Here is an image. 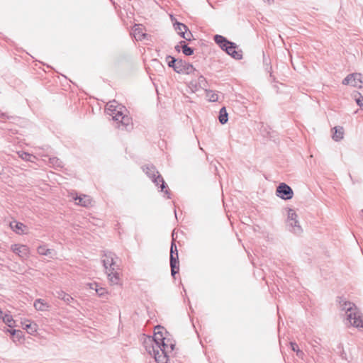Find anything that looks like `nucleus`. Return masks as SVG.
Wrapping results in <instances>:
<instances>
[{"instance_id": "13", "label": "nucleus", "mask_w": 363, "mask_h": 363, "mask_svg": "<svg viewBox=\"0 0 363 363\" xmlns=\"http://www.w3.org/2000/svg\"><path fill=\"white\" fill-rule=\"evenodd\" d=\"M289 230L296 235H300L302 233V228L299 225L298 218L293 221H286Z\"/></svg>"}, {"instance_id": "19", "label": "nucleus", "mask_w": 363, "mask_h": 363, "mask_svg": "<svg viewBox=\"0 0 363 363\" xmlns=\"http://www.w3.org/2000/svg\"><path fill=\"white\" fill-rule=\"evenodd\" d=\"M56 296L64 301L66 303L70 304L72 301H74V298L68 294L65 293L63 291H57L56 292Z\"/></svg>"}, {"instance_id": "30", "label": "nucleus", "mask_w": 363, "mask_h": 363, "mask_svg": "<svg viewBox=\"0 0 363 363\" xmlns=\"http://www.w3.org/2000/svg\"><path fill=\"white\" fill-rule=\"evenodd\" d=\"M206 84V79L203 76H199L198 78V82L195 84L196 90L198 89V86L199 88H203Z\"/></svg>"}, {"instance_id": "3", "label": "nucleus", "mask_w": 363, "mask_h": 363, "mask_svg": "<svg viewBox=\"0 0 363 363\" xmlns=\"http://www.w3.org/2000/svg\"><path fill=\"white\" fill-rule=\"evenodd\" d=\"M340 304L342 310L345 311L350 324L356 328H363V318L355 304L344 300H341Z\"/></svg>"}, {"instance_id": "34", "label": "nucleus", "mask_w": 363, "mask_h": 363, "mask_svg": "<svg viewBox=\"0 0 363 363\" xmlns=\"http://www.w3.org/2000/svg\"><path fill=\"white\" fill-rule=\"evenodd\" d=\"M19 156L23 160H26V161H30L31 157H33V156L32 155H30L25 152H22L19 153Z\"/></svg>"}, {"instance_id": "46", "label": "nucleus", "mask_w": 363, "mask_h": 363, "mask_svg": "<svg viewBox=\"0 0 363 363\" xmlns=\"http://www.w3.org/2000/svg\"><path fill=\"white\" fill-rule=\"evenodd\" d=\"M174 214H175V216L177 217V212H176V211H174Z\"/></svg>"}, {"instance_id": "32", "label": "nucleus", "mask_w": 363, "mask_h": 363, "mask_svg": "<svg viewBox=\"0 0 363 363\" xmlns=\"http://www.w3.org/2000/svg\"><path fill=\"white\" fill-rule=\"evenodd\" d=\"M206 96L208 97L210 101L216 102L218 101V94L214 93L213 91H207Z\"/></svg>"}, {"instance_id": "12", "label": "nucleus", "mask_w": 363, "mask_h": 363, "mask_svg": "<svg viewBox=\"0 0 363 363\" xmlns=\"http://www.w3.org/2000/svg\"><path fill=\"white\" fill-rule=\"evenodd\" d=\"M226 53L235 60H241L242 58V51L238 49V45L235 43H233V45H230Z\"/></svg>"}, {"instance_id": "41", "label": "nucleus", "mask_w": 363, "mask_h": 363, "mask_svg": "<svg viewBox=\"0 0 363 363\" xmlns=\"http://www.w3.org/2000/svg\"><path fill=\"white\" fill-rule=\"evenodd\" d=\"M182 48L181 45H177L175 46V50L177 51V52H179L180 51V48Z\"/></svg>"}, {"instance_id": "6", "label": "nucleus", "mask_w": 363, "mask_h": 363, "mask_svg": "<svg viewBox=\"0 0 363 363\" xmlns=\"http://www.w3.org/2000/svg\"><path fill=\"white\" fill-rule=\"evenodd\" d=\"M342 84L360 89L363 86V75L357 72L350 74L342 80Z\"/></svg>"}, {"instance_id": "42", "label": "nucleus", "mask_w": 363, "mask_h": 363, "mask_svg": "<svg viewBox=\"0 0 363 363\" xmlns=\"http://www.w3.org/2000/svg\"><path fill=\"white\" fill-rule=\"evenodd\" d=\"M160 330V334H164V333H167V331L164 330V328H163V330Z\"/></svg>"}, {"instance_id": "28", "label": "nucleus", "mask_w": 363, "mask_h": 363, "mask_svg": "<svg viewBox=\"0 0 363 363\" xmlns=\"http://www.w3.org/2000/svg\"><path fill=\"white\" fill-rule=\"evenodd\" d=\"M194 71H196V69H194L193 65L185 62L184 65L183 72H182V74H189Z\"/></svg>"}, {"instance_id": "47", "label": "nucleus", "mask_w": 363, "mask_h": 363, "mask_svg": "<svg viewBox=\"0 0 363 363\" xmlns=\"http://www.w3.org/2000/svg\"><path fill=\"white\" fill-rule=\"evenodd\" d=\"M362 212H363V209H362Z\"/></svg>"}, {"instance_id": "23", "label": "nucleus", "mask_w": 363, "mask_h": 363, "mask_svg": "<svg viewBox=\"0 0 363 363\" xmlns=\"http://www.w3.org/2000/svg\"><path fill=\"white\" fill-rule=\"evenodd\" d=\"M179 44L182 46V52L186 55L190 56L194 54V49L192 48L189 47L186 42L184 40H182L179 42Z\"/></svg>"}, {"instance_id": "40", "label": "nucleus", "mask_w": 363, "mask_h": 363, "mask_svg": "<svg viewBox=\"0 0 363 363\" xmlns=\"http://www.w3.org/2000/svg\"><path fill=\"white\" fill-rule=\"evenodd\" d=\"M296 354H297V356H298V357H301V358H302V357H303V354H304V353H303V352L302 350H299V349H297Z\"/></svg>"}, {"instance_id": "29", "label": "nucleus", "mask_w": 363, "mask_h": 363, "mask_svg": "<svg viewBox=\"0 0 363 363\" xmlns=\"http://www.w3.org/2000/svg\"><path fill=\"white\" fill-rule=\"evenodd\" d=\"M298 218V215L294 209L289 208L286 221H293Z\"/></svg>"}, {"instance_id": "39", "label": "nucleus", "mask_w": 363, "mask_h": 363, "mask_svg": "<svg viewBox=\"0 0 363 363\" xmlns=\"http://www.w3.org/2000/svg\"><path fill=\"white\" fill-rule=\"evenodd\" d=\"M290 345H291V350L293 351L297 352V349H299L298 345L296 342H290Z\"/></svg>"}, {"instance_id": "44", "label": "nucleus", "mask_w": 363, "mask_h": 363, "mask_svg": "<svg viewBox=\"0 0 363 363\" xmlns=\"http://www.w3.org/2000/svg\"><path fill=\"white\" fill-rule=\"evenodd\" d=\"M2 317H3V316H2V311H1V310L0 309V320L1 319V318H2Z\"/></svg>"}, {"instance_id": "2", "label": "nucleus", "mask_w": 363, "mask_h": 363, "mask_svg": "<svg viewBox=\"0 0 363 363\" xmlns=\"http://www.w3.org/2000/svg\"><path fill=\"white\" fill-rule=\"evenodd\" d=\"M104 257L105 258L102 259V263L106 269L109 281L111 284H118L120 279L118 273L119 266L116 261L117 258L116 255L112 252L105 251Z\"/></svg>"}, {"instance_id": "35", "label": "nucleus", "mask_w": 363, "mask_h": 363, "mask_svg": "<svg viewBox=\"0 0 363 363\" xmlns=\"http://www.w3.org/2000/svg\"><path fill=\"white\" fill-rule=\"evenodd\" d=\"M107 291L106 289L99 286L98 289H96V294L100 297H104L105 295L107 294Z\"/></svg>"}, {"instance_id": "33", "label": "nucleus", "mask_w": 363, "mask_h": 363, "mask_svg": "<svg viewBox=\"0 0 363 363\" xmlns=\"http://www.w3.org/2000/svg\"><path fill=\"white\" fill-rule=\"evenodd\" d=\"M179 35L185 39L186 40H188V41H190L191 40L192 38H193V35L192 33H191V31L189 30V32L187 31H184V32H179Z\"/></svg>"}, {"instance_id": "31", "label": "nucleus", "mask_w": 363, "mask_h": 363, "mask_svg": "<svg viewBox=\"0 0 363 363\" xmlns=\"http://www.w3.org/2000/svg\"><path fill=\"white\" fill-rule=\"evenodd\" d=\"M177 60L175 57H172L171 55H167L166 57V62L167 63V65L169 67H172L174 69V67H175L174 65H176Z\"/></svg>"}, {"instance_id": "16", "label": "nucleus", "mask_w": 363, "mask_h": 363, "mask_svg": "<svg viewBox=\"0 0 363 363\" xmlns=\"http://www.w3.org/2000/svg\"><path fill=\"white\" fill-rule=\"evenodd\" d=\"M75 201H79L77 203L78 205H80L82 206L87 207L91 205V198L87 195H82L79 196H77L74 198Z\"/></svg>"}, {"instance_id": "25", "label": "nucleus", "mask_w": 363, "mask_h": 363, "mask_svg": "<svg viewBox=\"0 0 363 363\" xmlns=\"http://www.w3.org/2000/svg\"><path fill=\"white\" fill-rule=\"evenodd\" d=\"M4 323H6L9 327L13 328L14 327V320L12 318V315L9 314H5L1 319Z\"/></svg>"}, {"instance_id": "45", "label": "nucleus", "mask_w": 363, "mask_h": 363, "mask_svg": "<svg viewBox=\"0 0 363 363\" xmlns=\"http://www.w3.org/2000/svg\"><path fill=\"white\" fill-rule=\"evenodd\" d=\"M312 346L314 347L315 351H316V349H315V347H316V344H314V345L313 344V345H312Z\"/></svg>"}, {"instance_id": "7", "label": "nucleus", "mask_w": 363, "mask_h": 363, "mask_svg": "<svg viewBox=\"0 0 363 363\" xmlns=\"http://www.w3.org/2000/svg\"><path fill=\"white\" fill-rule=\"evenodd\" d=\"M145 347L149 354H154L155 359L157 363H167L168 353L155 347L154 345H152V347H148L147 342H146Z\"/></svg>"}, {"instance_id": "18", "label": "nucleus", "mask_w": 363, "mask_h": 363, "mask_svg": "<svg viewBox=\"0 0 363 363\" xmlns=\"http://www.w3.org/2000/svg\"><path fill=\"white\" fill-rule=\"evenodd\" d=\"M37 252L39 255L48 256L50 258H53V250L47 248L45 245H40L38 247Z\"/></svg>"}, {"instance_id": "5", "label": "nucleus", "mask_w": 363, "mask_h": 363, "mask_svg": "<svg viewBox=\"0 0 363 363\" xmlns=\"http://www.w3.org/2000/svg\"><path fill=\"white\" fill-rule=\"evenodd\" d=\"M170 267L171 274L172 277H174L175 274L179 272V265L178 251L174 240L172 242L170 248Z\"/></svg>"}, {"instance_id": "37", "label": "nucleus", "mask_w": 363, "mask_h": 363, "mask_svg": "<svg viewBox=\"0 0 363 363\" xmlns=\"http://www.w3.org/2000/svg\"><path fill=\"white\" fill-rule=\"evenodd\" d=\"M134 35H135V38H138V40H142V38H145V36L146 35L145 33L140 34V32H137V29L135 30Z\"/></svg>"}, {"instance_id": "10", "label": "nucleus", "mask_w": 363, "mask_h": 363, "mask_svg": "<svg viewBox=\"0 0 363 363\" xmlns=\"http://www.w3.org/2000/svg\"><path fill=\"white\" fill-rule=\"evenodd\" d=\"M13 252L18 255L23 259H27L30 254L29 247L25 245L14 244L11 247Z\"/></svg>"}, {"instance_id": "21", "label": "nucleus", "mask_w": 363, "mask_h": 363, "mask_svg": "<svg viewBox=\"0 0 363 363\" xmlns=\"http://www.w3.org/2000/svg\"><path fill=\"white\" fill-rule=\"evenodd\" d=\"M10 226L13 230L18 234L23 233V228L26 227L22 223L20 222L11 223Z\"/></svg>"}, {"instance_id": "24", "label": "nucleus", "mask_w": 363, "mask_h": 363, "mask_svg": "<svg viewBox=\"0 0 363 363\" xmlns=\"http://www.w3.org/2000/svg\"><path fill=\"white\" fill-rule=\"evenodd\" d=\"M24 325L25 329H26L30 334H33L37 331V325L35 323H30L28 320H26Z\"/></svg>"}, {"instance_id": "4", "label": "nucleus", "mask_w": 363, "mask_h": 363, "mask_svg": "<svg viewBox=\"0 0 363 363\" xmlns=\"http://www.w3.org/2000/svg\"><path fill=\"white\" fill-rule=\"evenodd\" d=\"M143 169L156 186H158L159 184L161 183V191H164L165 194L167 195V198H169V191L167 189L165 182L160 174L159 172L156 169L155 167L152 164L147 165Z\"/></svg>"}, {"instance_id": "26", "label": "nucleus", "mask_w": 363, "mask_h": 363, "mask_svg": "<svg viewBox=\"0 0 363 363\" xmlns=\"http://www.w3.org/2000/svg\"><path fill=\"white\" fill-rule=\"evenodd\" d=\"M184 63L185 61L177 59L176 65H174L175 67H174V71L177 73L182 74V72H183Z\"/></svg>"}, {"instance_id": "1", "label": "nucleus", "mask_w": 363, "mask_h": 363, "mask_svg": "<svg viewBox=\"0 0 363 363\" xmlns=\"http://www.w3.org/2000/svg\"><path fill=\"white\" fill-rule=\"evenodd\" d=\"M116 103L114 101L106 105L108 113L116 122L118 128L128 131L132 130L133 127L132 118L124 113V111H126L125 108L122 106L115 105Z\"/></svg>"}, {"instance_id": "17", "label": "nucleus", "mask_w": 363, "mask_h": 363, "mask_svg": "<svg viewBox=\"0 0 363 363\" xmlns=\"http://www.w3.org/2000/svg\"><path fill=\"white\" fill-rule=\"evenodd\" d=\"M333 130L334 132L333 133V139L335 141H340L343 138L344 136V128L341 126H336L335 127Z\"/></svg>"}, {"instance_id": "43", "label": "nucleus", "mask_w": 363, "mask_h": 363, "mask_svg": "<svg viewBox=\"0 0 363 363\" xmlns=\"http://www.w3.org/2000/svg\"><path fill=\"white\" fill-rule=\"evenodd\" d=\"M9 333H10L11 335H14V334L16 333V330H9Z\"/></svg>"}, {"instance_id": "36", "label": "nucleus", "mask_w": 363, "mask_h": 363, "mask_svg": "<svg viewBox=\"0 0 363 363\" xmlns=\"http://www.w3.org/2000/svg\"><path fill=\"white\" fill-rule=\"evenodd\" d=\"M357 94L359 97L355 98L356 103L360 108H363V96L359 93H357Z\"/></svg>"}, {"instance_id": "15", "label": "nucleus", "mask_w": 363, "mask_h": 363, "mask_svg": "<svg viewBox=\"0 0 363 363\" xmlns=\"http://www.w3.org/2000/svg\"><path fill=\"white\" fill-rule=\"evenodd\" d=\"M158 348L167 353H169L173 351L174 344H173L169 339L166 338V340L160 345V347Z\"/></svg>"}, {"instance_id": "8", "label": "nucleus", "mask_w": 363, "mask_h": 363, "mask_svg": "<svg viewBox=\"0 0 363 363\" xmlns=\"http://www.w3.org/2000/svg\"><path fill=\"white\" fill-rule=\"evenodd\" d=\"M159 330H163V327L160 325L155 326L153 337H149L148 340L145 341V344L146 345V342H147L148 347H152V345H154L155 347H160V345L166 340L164 334H160Z\"/></svg>"}, {"instance_id": "14", "label": "nucleus", "mask_w": 363, "mask_h": 363, "mask_svg": "<svg viewBox=\"0 0 363 363\" xmlns=\"http://www.w3.org/2000/svg\"><path fill=\"white\" fill-rule=\"evenodd\" d=\"M33 306L37 311H45L50 307V305L45 300L38 298L35 301Z\"/></svg>"}, {"instance_id": "38", "label": "nucleus", "mask_w": 363, "mask_h": 363, "mask_svg": "<svg viewBox=\"0 0 363 363\" xmlns=\"http://www.w3.org/2000/svg\"><path fill=\"white\" fill-rule=\"evenodd\" d=\"M88 286H89V289L95 290L96 292V289H98L99 287V284L96 282L89 283L88 284Z\"/></svg>"}, {"instance_id": "9", "label": "nucleus", "mask_w": 363, "mask_h": 363, "mask_svg": "<svg viewBox=\"0 0 363 363\" xmlns=\"http://www.w3.org/2000/svg\"><path fill=\"white\" fill-rule=\"evenodd\" d=\"M276 194L281 199L289 200L293 197L294 191L289 185L285 183H281L277 187Z\"/></svg>"}, {"instance_id": "20", "label": "nucleus", "mask_w": 363, "mask_h": 363, "mask_svg": "<svg viewBox=\"0 0 363 363\" xmlns=\"http://www.w3.org/2000/svg\"><path fill=\"white\" fill-rule=\"evenodd\" d=\"M225 107H222L219 111L218 120L221 124H225L228 122V116Z\"/></svg>"}, {"instance_id": "11", "label": "nucleus", "mask_w": 363, "mask_h": 363, "mask_svg": "<svg viewBox=\"0 0 363 363\" xmlns=\"http://www.w3.org/2000/svg\"><path fill=\"white\" fill-rule=\"evenodd\" d=\"M214 40L225 52L230 47V45H233V42L228 40L226 38L220 35H216L214 36Z\"/></svg>"}, {"instance_id": "22", "label": "nucleus", "mask_w": 363, "mask_h": 363, "mask_svg": "<svg viewBox=\"0 0 363 363\" xmlns=\"http://www.w3.org/2000/svg\"><path fill=\"white\" fill-rule=\"evenodd\" d=\"M49 164L55 169L62 168L63 167L62 162L55 157L49 158Z\"/></svg>"}, {"instance_id": "27", "label": "nucleus", "mask_w": 363, "mask_h": 363, "mask_svg": "<svg viewBox=\"0 0 363 363\" xmlns=\"http://www.w3.org/2000/svg\"><path fill=\"white\" fill-rule=\"evenodd\" d=\"M174 29L177 32V33L179 35V32H184V31H188L189 29H188V27L182 23H179V22H177L174 24Z\"/></svg>"}]
</instances>
